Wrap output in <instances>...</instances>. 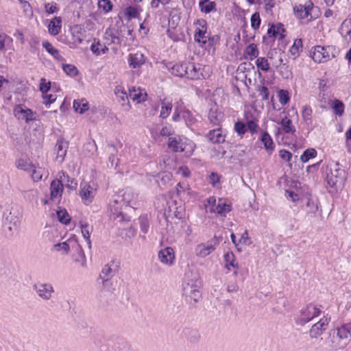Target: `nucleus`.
Returning <instances> with one entry per match:
<instances>
[{"mask_svg": "<svg viewBox=\"0 0 351 351\" xmlns=\"http://www.w3.org/2000/svg\"><path fill=\"white\" fill-rule=\"evenodd\" d=\"M340 166L338 162H332L329 163L326 168L327 184L335 191L341 189L347 178L346 171L341 169Z\"/></svg>", "mask_w": 351, "mask_h": 351, "instance_id": "f257e3e1", "label": "nucleus"}, {"mask_svg": "<svg viewBox=\"0 0 351 351\" xmlns=\"http://www.w3.org/2000/svg\"><path fill=\"white\" fill-rule=\"evenodd\" d=\"M182 291L186 300L193 306L199 302L202 297L199 291V282L197 278L194 277L189 279V276L186 274L182 283Z\"/></svg>", "mask_w": 351, "mask_h": 351, "instance_id": "f03ea898", "label": "nucleus"}, {"mask_svg": "<svg viewBox=\"0 0 351 351\" xmlns=\"http://www.w3.org/2000/svg\"><path fill=\"white\" fill-rule=\"evenodd\" d=\"M311 58L316 62H326L332 58L336 57V49L332 46L322 47L317 45L314 47L313 51L311 52Z\"/></svg>", "mask_w": 351, "mask_h": 351, "instance_id": "7ed1b4c3", "label": "nucleus"}, {"mask_svg": "<svg viewBox=\"0 0 351 351\" xmlns=\"http://www.w3.org/2000/svg\"><path fill=\"white\" fill-rule=\"evenodd\" d=\"M321 310L312 304H308L300 311V315L295 319L296 324L303 326L314 317L320 315Z\"/></svg>", "mask_w": 351, "mask_h": 351, "instance_id": "20e7f679", "label": "nucleus"}, {"mask_svg": "<svg viewBox=\"0 0 351 351\" xmlns=\"http://www.w3.org/2000/svg\"><path fill=\"white\" fill-rule=\"evenodd\" d=\"M123 206L119 199H113L110 204L109 211L112 219L119 223L130 221V217L123 213Z\"/></svg>", "mask_w": 351, "mask_h": 351, "instance_id": "39448f33", "label": "nucleus"}, {"mask_svg": "<svg viewBox=\"0 0 351 351\" xmlns=\"http://www.w3.org/2000/svg\"><path fill=\"white\" fill-rule=\"evenodd\" d=\"M337 335L339 339L343 341V343L340 346H331L330 350L337 351L343 349L350 342L351 336V323L343 324L337 329Z\"/></svg>", "mask_w": 351, "mask_h": 351, "instance_id": "423d86ee", "label": "nucleus"}, {"mask_svg": "<svg viewBox=\"0 0 351 351\" xmlns=\"http://www.w3.org/2000/svg\"><path fill=\"white\" fill-rule=\"evenodd\" d=\"M219 239L215 236L206 243H200L195 248V254L197 256L206 257L211 254L219 244Z\"/></svg>", "mask_w": 351, "mask_h": 351, "instance_id": "0eeeda50", "label": "nucleus"}, {"mask_svg": "<svg viewBox=\"0 0 351 351\" xmlns=\"http://www.w3.org/2000/svg\"><path fill=\"white\" fill-rule=\"evenodd\" d=\"M37 295L44 300H49L54 292V289L51 283L37 282L33 286Z\"/></svg>", "mask_w": 351, "mask_h": 351, "instance_id": "6e6552de", "label": "nucleus"}, {"mask_svg": "<svg viewBox=\"0 0 351 351\" xmlns=\"http://www.w3.org/2000/svg\"><path fill=\"white\" fill-rule=\"evenodd\" d=\"M3 217L4 226L10 231L12 232L18 229L20 225V219L15 215V213H12V210H6L3 212Z\"/></svg>", "mask_w": 351, "mask_h": 351, "instance_id": "1a4fd4ad", "label": "nucleus"}, {"mask_svg": "<svg viewBox=\"0 0 351 351\" xmlns=\"http://www.w3.org/2000/svg\"><path fill=\"white\" fill-rule=\"evenodd\" d=\"M14 113L16 117L24 120L27 123L34 120V112L25 106L17 105L14 108Z\"/></svg>", "mask_w": 351, "mask_h": 351, "instance_id": "9d476101", "label": "nucleus"}, {"mask_svg": "<svg viewBox=\"0 0 351 351\" xmlns=\"http://www.w3.org/2000/svg\"><path fill=\"white\" fill-rule=\"evenodd\" d=\"M69 148V142L63 138H59L57 140L54 147V152L56 154V160L62 163L65 158Z\"/></svg>", "mask_w": 351, "mask_h": 351, "instance_id": "9b49d317", "label": "nucleus"}, {"mask_svg": "<svg viewBox=\"0 0 351 351\" xmlns=\"http://www.w3.org/2000/svg\"><path fill=\"white\" fill-rule=\"evenodd\" d=\"M314 8L313 4L311 1L308 2V5H299L293 8L295 15L300 19L308 18L310 16L308 21H311L313 19L311 15V10Z\"/></svg>", "mask_w": 351, "mask_h": 351, "instance_id": "f8f14e48", "label": "nucleus"}, {"mask_svg": "<svg viewBox=\"0 0 351 351\" xmlns=\"http://www.w3.org/2000/svg\"><path fill=\"white\" fill-rule=\"evenodd\" d=\"M80 188V196L82 202L86 205L90 204L95 197V190L87 183L81 184Z\"/></svg>", "mask_w": 351, "mask_h": 351, "instance_id": "ddd939ff", "label": "nucleus"}, {"mask_svg": "<svg viewBox=\"0 0 351 351\" xmlns=\"http://www.w3.org/2000/svg\"><path fill=\"white\" fill-rule=\"evenodd\" d=\"M328 319L327 318L321 319L318 322L313 324L310 330L309 336L311 339H316L320 336L327 328Z\"/></svg>", "mask_w": 351, "mask_h": 351, "instance_id": "4468645a", "label": "nucleus"}, {"mask_svg": "<svg viewBox=\"0 0 351 351\" xmlns=\"http://www.w3.org/2000/svg\"><path fill=\"white\" fill-rule=\"evenodd\" d=\"M158 256L160 261L167 265H171L175 260L174 250L171 247L160 250Z\"/></svg>", "mask_w": 351, "mask_h": 351, "instance_id": "2eb2a0df", "label": "nucleus"}, {"mask_svg": "<svg viewBox=\"0 0 351 351\" xmlns=\"http://www.w3.org/2000/svg\"><path fill=\"white\" fill-rule=\"evenodd\" d=\"M184 138L180 136H170L168 141V147L174 152H182L185 149Z\"/></svg>", "mask_w": 351, "mask_h": 351, "instance_id": "dca6fc26", "label": "nucleus"}, {"mask_svg": "<svg viewBox=\"0 0 351 351\" xmlns=\"http://www.w3.org/2000/svg\"><path fill=\"white\" fill-rule=\"evenodd\" d=\"M260 141L264 145V148L268 152H272L274 150L275 145L272 138L267 131H261L259 138Z\"/></svg>", "mask_w": 351, "mask_h": 351, "instance_id": "f3484780", "label": "nucleus"}, {"mask_svg": "<svg viewBox=\"0 0 351 351\" xmlns=\"http://www.w3.org/2000/svg\"><path fill=\"white\" fill-rule=\"evenodd\" d=\"M279 124L281 125V129L282 132L285 134H290L296 136V129L293 125L292 121L288 118L287 116L283 117Z\"/></svg>", "mask_w": 351, "mask_h": 351, "instance_id": "a211bd4d", "label": "nucleus"}, {"mask_svg": "<svg viewBox=\"0 0 351 351\" xmlns=\"http://www.w3.org/2000/svg\"><path fill=\"white\" fill-rule=\"evenodd\" d=\"M51 199L53 200L57 197H61L63 192V184L59 180H54L50 185Z\"/></svg>", "mask_w": 351, "mask_h": 351, "instance_id": "6ab92c4d", "label": "nucleus"}, {"mask_svg": "<svg viewBox=\"0 0 351 351\" xmlns=\"http://www.w3.org/2000/svg\"><path fill=\"white\" fill-rule=\"evenodd\" d=\"M206 138L213 143H221L225 141V136L222 134L220 128L209 131Z\"/></svg>", "mask_w": 351, "mask_h": 351, "instance_id": "aec40b11", "label": "nucleus"}, {"mask_svg": "<svg viewBox=\"0 0 351 351\" xmlns=\"http://www.w3.org/2000/svg\"><path fill=\"white\" fill-rule=\"evenodd\" d=\"M208 118L210 121V123L213 124V126H219L223 118V114L221 112L217 111L216 106H214L210 109Z\"/></svg>", "mask_w": 351, "mask_h": 351, "instance_id": "412c9836", "label": "nucleus"}, {"mask_svg": "<svg viewBox=\"0 0 351 351\" xmlns=\"http://www.w3.org/2000/svg\"><path fill=\"white\" fill-rule=\"evenodd\" d=\"M169 70L175 76L184 77L187 75L188 67L187 63L176 64L169 68Z\"/></svg>", "mask_w": 351, "mask_h": 351, "instance_id": "4be33fe9", "label": "nucleus"}, {"mask_svg": "<svg viewBox=\"0 0 351 351\" xmlns=\"http://www.w3.org/2000/svg\"><path fill=\"white\" fill-rule=\"evenodd\" d=\"M62 18L60 16H55L48 25V30L51 35L56 36L61 30Z\"/></svg>", "mask_w": 351, "mask_h": 351, "instance_id": "5701e85b", "label": "nucleus"}, {"mask_svg": "<svg viewBox=\"0 0 351 351\" xmlns=\"http://www.w3.org/2000/svg\"><path fill=\"white\" fill-rule=\"evenodd\" d=\"M231 210V205L226 204L223 200L219 199L215 208H210V212L216 213L220 215L225 216Z\"/></svg>", "mask_w": 351, "mask_h": 351, "instance_id": "b1692460", "label": "nucleus"}, {"mask_svg": "<svg viewBox=\"0 0 351 351\" xmlns=\"http://www.w3.org/2000/svg\"><path fill=\"white\" fill-rule=\"evenodd\" d=\"M188 72L186 77L191 80H198L203 76L200 66L197 67L193 63H187Z\"/></svg>", "mask_w": 351, "mask_h": 351, "instance_id": "393cba45", "label": "nucleus"}, {"mask_svg": "<svg viewBox=\"0 0 351 351\" xmlns=\"http://www.w3.org/2000/svg\"><path fill=\"white\" fill-rule=\"evenodd\" d=\"M128 62L130 67L136 69L144 64L145 58L143 53H136L135 54H130Z\"/></svg>", "mask_w": 351, "mask_h": 351, "instance_id": "a878e982", "label": "nucleus"}, {"mask_svg": "<svg viewBox=\"0 0 351 351\" xmlns=\"http://www.w3.org/2000/svg\"><path fill=\"white\" fill-rule=\"evenodd\" d=\"M114 92L117 99H119V102L122 106L127 104V106H128L129 107L130 106L128 100V95L123 86H117L114 88Z\"/></svg>", "mask_w": 351, "mask_h": 351, "instance_id": "bb28decb", "label": "nucleus"}, {"mask_svg": "<svg viewBox=\"0 0 351 351\" xmlns=\"http://www.w3.org/2000/svg\"><path fill=\"white\" fill-rule=\"evenodd\" d=\"M161 110L160 117L162 119H166L170 114L172 110V103L167 99H160Z\"/></svg>", "mask_w": 351, "mask_h": 351, "instance_id": "cd10ccee", "label": "nucleus"}, {"mask_svg": "<svg viewBox=\"0 0 351 351\" xmlns=\"http://www.w3.org/2000/svg\"><path fill=\"white\" fill-rule=\"evenodd\" d=\"M199 7L201 12L208 14L212 11H216V3L209 0H201L199 2Z\"/></svg>", "mask_w": 351, "mask_h": 351, "instance_id": "c85d7f7f", "label": "nucleus"}, {"mask_svg": "<svg viewBox=\"0 0 351 351\" xmlns=\"http://www.w3.org/2000/svg\"><path fill=\"white\" fill-rule=\"evenodd\" d=\"M42 45L43 47L45 49V50L50 55H51L53 57V58L59 61L63 60V58L60 55L59 51L55 47H53L49 42H48L47 40L43 41Z\"/></svg>", "mask_w": 351, "mask_h": 351, "instance_id": "c756f323", "label": "nucleus"}, {"mask_svg": "<svg viewBox=\"0 0 351 351\" xmlns=\"http://www.w3.org/2000/svg\"><path fill=\"white\" fill-rule=\"evenodd\" d=\"M312 109L309 106H304L302 110V117L306 125L311 128H313L312 119Z\"/></svg>", "mask_w": 351, "mask_h": 351, "instance_id": "7c9ffc66", "label": "nucleus"}, {"mask_svg": "<svg viewBox=\"0 0 351 351\" xmlns=\"http://www.w3.org/2000/svg\"><path fill=\"white\" fill-rule=\"evenodd\" d=\"M318 209V200L308 198L306 202V210L307 214L315 217Z\"/></svg>", "mask_w": 351, "mask_h": 351, "instance_id": "2f4dec72", "label": "nucleus"}, {"mask_svg": "<svg viewBox=\"0 0 351 351\" xmlns=\"http://www.w3.org/2000/svg\"><path fill=\"white\" fill-rule=\"evenodd\" d=\"M223 258L225 262V267L226 269L228 270H230V267L238 269L239 265L237 263H235V256L232 252H227L224 255Z\"/></svg>", "mask_w": 351, "mask_h": 351, "instance_id": "473e14b6", "label": "nucleus"}, {"mask_svg": "<svg viewBox=\"0 0 351 351\" xmlns=\"http://www.w3.org/2000/svg\"><path fill=\"white\" fill-rule=\"evenodd\" d=\"M124 15L128 21H130L132 19H139L138 8L133 5L128 6L124 10Z\"/></svg>", "mask_w": 351, "mask_h": 351, "instance_id": "72a5a7b5", "label": "nucleus"}, {"mask_svg": "<svg viewBox=\"0 0 351 351\" xmlns=\"http://www.w3.org/2000/svg\"><path fill=\"white\" fill-rule=\"evenodd\" d=\"M82 234L86 240L89 248L91 247V242L90 239V234L93 231V227L90 226L86 223L80 222Z\"/></svg>", "mask_w": 351, "mask_h": 351, "instance_id": "f704fd0d", "label": "nucleus"}, {"mask_svg": "<svg viewBox=\"0 0 351 351\" xmlns=\"http://www.w3.org/2000/svg\"><path fill=\"white\" fill-rule=\"evenodd\" d=\"M133 197V194L131 192L130 190L126 189L121 196H117V199H119V200L121 202V204L125 206V208H126L128 206H130V204L132 202V198Z\"/></svg>", "mask_w": 351, "mask_h": 351, "instance_id": "c9c22d12", "label": "nucleus"}, {"mask_svg": "<svg viewBox=\"0 0 351 351\" xmlns=\"http://www.w3.org/2000/svg\"><path fill=\"white\" fill-rule=\"evenodd\" d=\"M89 104L88 102L85 99L75 100L73 102V108L75 111L82 114L88 110Z\"/></svg>", "mask_w": 351, "mask_h": 351, "instance_id": "e433bc0d", "label": "nucleus"}, {"mask_svg": "<svg viewBox=\"0 0 351 351\" xmlns=\"http://www.w3.org/2000/svg\"><path fill=\"white\" fill-rule=\"evenodd\" d=\"M16 166L19 169L27 172H31L34 167V165L28 160L24 158L18 159L16 162Z\"/></svg>", "mask_w": 351, "mask_h": 351, "instance_id": "4c0bfd02", "label": "nucleus"}, {"mask_svg": "<svg viewBox=\"0 0 351 351\" xmlns=\"http://www.w3.org/2000/svg\"><path fill=\"white\" fill-rule=\"evenodd\" d=\"M129 96L134 101H136L137 103H141V101H143L145 100L147 93H145V94L143 95L141 91L137 93V90L135 89V88L132 87V88L129 89Z\"/></svg>", "mask_w": 351, "mask_h": 351, "instance_id": "58836bf2", "label": "nucleus"}, {"mask_svg": "<svg viewBox=\"0 0 351 351\" xmlns=\"http://www.w3.org/2000/svg\"><path fill=\"white\" fill-rule=\"evenodd\" d=\"M206 34V29H197L194 35L195 40L197 43H202L203 45L206 44L208 37Z\"/></svg>", "mask_w": 351, "mask_h": 351, "instance_id": "ea45409f", "label": "nucleus"}, {"mask_svg": "<svg viewBox=\"0 0 351 351\" xmlns=\"http://www.w3.org/2000/svg\"><path fill=\"white\" fill-rule=\"evenodd\" d=\"M99 9L101 10L105 14L112 10L113 4L110 0H99L97 3Z\"/></svg>", "mask_w": 351, "mask_h": 351, "instance_id": "a19ab883", "label": "nucleus"}, {"mask_svg": "<svg viewBox=\"0 0 351 351\" xmlns=\"http://www.w3.org/2000/svg\"><path fill=\"white\" fill-rule=\"evenodd\" d=\"M317 155V151L313 148L306 149L300 156L302 162H307L310 159L313 158Z\"/></svg>", "mask_w": 351, "mask_h": 351, "instance_id": "79ce46f5", "label": "nucleus"}, {"mask_svg": "<svg viewBox=\"0 0 351 351\" xmlns=\"http://www.w3.org/2000/svg\"><path fill=\"white\" fill-rule=\"evenodd\" d=\"M138 221L140 223V228L141 231L146 234L149 231V221L147 215H142L139 217Z\"/></svg>", "mask_w": 351, "mask_h": 351, "instance_id": "37998d69", "label": "nucleus"}, {"mask_svg": "<svg viewBox=\"0 0 351 351\" xmlns=\"http://www.w3.org/2000/svg\"><path fill=\"white\" fill-rule=\"evenodd\" d=\"M256 66L263 71L267 72L270 69L268 60L266 58H258L256 61Z\"/></svg>", "mask_w": 351, "mask_h": 351, "instance_id": "c03bdc74", "label": "nucleus"}, {"mask_svg": "<svg viewBox=\"0 0 351 351\" xmlns=\"http://www.w3.org/2000/svg\"><path fill=\"white\" fill-rule=\"evenodd\" d=\"M57 217L59 221L64 224H68L71 221V217L66 209H60L57 211Z\"/></svg>", "mask_w": 351, "mask_h": 351, "instance_id": "a18cd8bd", "label": "nucleus"}, {"mask_svg": "<svg viewBox=\"0 0 351 351\" xmlns=\"http://www.w3.org/2000/svg\"><path fill=\"white\" fill-rule=\"evenodd\" d=\"M245 53L250 56V60L257 58L258 56V50L256 45L254 43L249 45L245 50Z\"/></svg>", "mask_w": 351, "mask_h": 351, "instance_id": "49530a36", "label": "nucleus"}, {"mask_svg": "<svg viewBox=\"0 0 351 351\" xmlns=\"http://www.w3.org/2000/svg\"><path fill=\"white\" fill-rule=\"evenodd\" d=\"M332 108L337 115L341 116L344 111V104L341 101L335 99L333 102Z\"/></svg>", "mask_w": 351, "mask_h": 351, "instance_id": "de8ad7c7", "label": "nucleus"}, {"mask_svg": "<svg viewBox=\"0 0 351 351\" xmlns=\"http://www.w3.org/2000/svg\"><path fill=\"white\" fill-rule=\"evenodd\" d=\"M302 48V40L301 38L296 39L293 45L290 48V52L292 55H298Z\"/></svg>", "mask_w": 351, "mask_h": 351, "instance_id": "09e8293b", "label": "nucleus"}, {"mask_svg": "<svg viewBox=\"0 0 351 351\" xmlns=\"http://www.w3.org/2000/svg\"><path fill=\"white\" fill-rule=\"evenodd\" d=\"M278 96L280 103L282 105L287 104L290 100L289 92L286 90L281 89L278 90Z\"/></svg>", "mask_w": 351, "mask_h": 351, "instance_id": "8fccbe9b", "label": "nucleus"}, {"mask_svg": "<svg viewBox=\"0 0 351 351\" xmlns=\"http://www.w3.org/2000/svg\"><path fill=\"white\" fill-rule=\"evenodd\" d=\"M102 47V43L99 39L94 38L93 43L90 45V50L96 56L101 55L100 49Z\"/></svg>", "mask_w": 351, "mask_h": 351, "instance_id": "3c124183", "label": "nucleus"}, {"mask_svg": "<svg viewBox=\"0 0 351 351\" xmlns=\"http://www.w3.org/2000/svg\"><path fill=\"white\" fill-rule=\"evenodd\" d=\"M63 71L70 76H75L78 73L77 68L72 64H63Z\"/></svg>", "mask_w": 351, "mask_h": 351, "instance_id": "603ef678", "label": "nucleus"}, {"mask_svg": "<svg viewBox=\"0 0 351 351\" xmlns=\"http://www.w3.org/2000/svg\"><path fill=\"white\" fill-rule=\"evenodd\" d=\"M261 25V18L258 12L254 13L251 16V27L254 29L259 28Z\"/></svg>", "mask_w": 351, "mask_h": 351, "instance_id": "864d4df0", "label": "nucleus"}, {"mask_svg": "<svg viewBox=\"0 0 351 351\" xmlns=\"http://www.w3.org/2000/svg\"><path fill=\"white\" fill-rule=\"evenodd\" d=\"M234 130L239 135H243L247 132L246 124L243 121H237L234 123Z\"/></svg>", "mask_w": 351, "mask_h": 351, "instance_id": "5fc2aeb1", "label": "nucleus"}, {"mask_svg": "<svg viewBox=\"0 0 351 351\" xmlns=\"http://www.w3.org/2000/svg\"><path fill=\"white\" fill-rule=\"evenodd\" d=\"M213 152L214 154L212 155V157L217 160L224 158L225 154H226V151L220 145H219L217 148H215Z\"/></svg>", "mask_w": 351, "mask_h": 351, "instance_id": "6e6d98bb", "label": "nucleus"}, {"mask_svg": "<svg viewBox=\"0 0 351 351\" xmlns=\"http://www.w3.org/2000/svg\"><path fill=\"white\" fill-rule=\"evenodd\" d=\"M43 169L41 167H38L36 169L34 166L33 169L32 170V178L34 182H38L42 179Z\"/></svg>", "mask_w": 351, "mask_h": 351, "instance_id": "4d7b16f0", "label": "nucleus"}, {"mask_svg": "<svg viewBox=\"0 0 351 351\" xmlns=\"http://www.w3.org/2000/svg\"><path fill=\"white\" fill-rule=\"evenodd\" d=\"M257 91L258 92L259 95L262 97L263 100H268L269 92V89L265 86H259L257 88Z\"/></svg>", "mask_w": 351, "mask_h": 351, "instance_id": "13d9d810", "label": "nucleus"}, {"mask_svg": "<svg viewBox=\"0 0 351 351\" xmlns=\"http://www.w3.org/2000/svg\"><path fill=\"white\" fill-rule=\"evenodd\" d=\"M246 128L247 131L250 132L252 134H254L257 133V130L258 128V124L255 122L254 120H248L246 123Z\"/></svg>", "mask_w": 351, "mask_h": 351, "instance_id": "bf43d9fd", "label": "nucleus"}, {"mask_svg": "<svg viewBox=\"0 0 351 351\" xmlns=\"http://www.w3.org/2000/svg\"><path fill=\"white\" fill-rule=\"evenodd\" d=\"M112 269L108 265H106L100 274V278L104 279V283L108 281V277L112 276Z\"/></svg>", "mask_w": 351, "mask_h": 351, "instance_id": "052dcab7", "label": "nucleus"}, {"mask_svg": "<svg viewBox=\"0 0 351 351\" xmlns=\"http://www.w3.org/2000/svg\"><path fill=\"white\" fill-rule=\"evenodd\" d=\"M51 88V82H46L45 78L40 80V90L43 94H46Z\"/></svg>", "mask_w": 351, "mask_h": 351, "instance_id": "680f3d73", "label": "nucleus"}, {"mask_svg": "<svg viewBox=\"0 0 351 351\" xmlns=\"http://www.w3.org/2000/svg\"><path fill=\"white\" fill-rule=\"evenodd\" d=\"M54 248L57 251H62L64 254H68L69 252V245L66 242L59 243L54 245Z\"/></svg>", "mask_w": 351, "mask_h": 351, "instance_id": "e2e57ef3", "label": "nucleus"}, {"mask_svg": "<svg viewBox=\"0 0 351 351\" xmlns=\"http://www.w3.org/2000/svg\"><path fill=\"white\" fill-rule=\"evenodd\" d=\"M45 8L48 14H53L58 12V8L56 3H47L45 4Z\"/></svg>", "mask_w": 351, "mask_h": 351, "instance_id": "0e129e2a", "label": "nucleus"}, {"mask_svg": "<svg viewBox=\"0 0 351 351\" xmlns=\"http://www.w3.org/2000/svg\"><path fill=\"white\" fill-rule=\"evenodd\" d=\"M280 157L287 162H289L292 158V154L286 149H280L279 152Z\"/></svg>", "mask_w": 351, "mask_h": 351, "instance_id": "69168bd1", "label": "nucleus"}, {"mask_svg": "<svg viewBox=\"0 0 351 351\" xmlns=\"http://www.w3.org/2000/svg\"><path fill=\"white\" fill-rule=\"evenodd\" d=\"M173 133V130L171 126H165L163 127L160 131V134L162 136H171Z\"/></svg>", "mask_w": 351, "mask_h": 351, "instance_id": "338daca9", "label": "nucleus"}, {"mask_svg": "<svg viewBox=\"0 0 351 351\" xmlns=\"http://www.w3.org/2000/svg\"><path fill=\"white\" fill-rule=\"evenodd\" d=\"M45 95L43 97L44 99L47 100L44 102L46 106H49L52 103H53L56 99V96L52 94H45Z\"/></svg>", "mask_w": 351, "mask_h": 351, "instance_id": "774afa93", "label": "nucleus"}]
</instances>
